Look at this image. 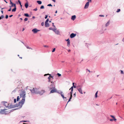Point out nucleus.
Wrapping results in <instances>:
<instances>
[{"instance_id":"f257e3e1","label":"nucleus","mask_w":124,"mask_h":124,"mask_svg":"<svg viewBox=\"0 0 124 124\" xmlns=\"http://www.w3.org/2000/svg\"><path fill=\"white\" fill-rule=\"evenodd\" d=\"M25 95L26 93L24 91L20 92V97H22V99L18 103L16 104V106L14 107H18L20 106V108L22 107L23 105L25 102Z\"/></svg>"},{"instance_id":"f03ea898","label":"nucleus","mask_w":124,"mask_h":124,"mask_svg":"<svg viewBox=\"0 0 124 124\" xmlns=\"http://www.w3.org/2000/svg\"><path fill=\"white\" fill-rule=\"evenodd\" d=\"M48 82H50L51 84L49 86L48 88L50 90H51L52 89L55 88V86L54 84L53 79L54 78H48Z\"/></svg>"},{"instance_id":"7ed1b4c3","label":"nucleus","mask_w":124,"mask_h":124,"mask_svg":"<svg viewBox=\"0 0 124 124\" xmlns=\"http://www.w3.org/2000/svg\"><path fill=\"white\" fill-rule=\"evenodd\" d=\"M2 103L3 104V105H4L5 106L6 108H13L15 107H14L16 106V104L14 105H10V106H9V104L8 103L6 102H2Z\"/></svg>"},{"instance_id":"20e7f679","label":"nucleus","mask_w":124,"mask_h":124,"mask_svg":"<svg viewBox=\"0 0 124 124\" xmlns=\"http://www.w3.org/2000/svg\"><path fill=\"white\" fill-rule=\"evenodd\" d=\"M32 93L38 94L39 90L36 88H33L32 89L30 90Z\"/></svg>"},{"instance_id":"39448f33","label":"nucleus","mask_w":124,"mask_h":124,"mask_svg":"<svg viewBox=\"0 0 124 124\" xmlns=\"http://www.w3.org/2000/svg\"><path fill=\"white\" fill-rule=\"evenodd\" d=\"M32 31L34 33H36L38 31H40V30H38L36 28H34L32 29Z\"/></svg>"},{"instance_id":"423d86ee","label":"nucleus","mask_w":124,"mask_h":124,"mask_svg":"<svg viewBox=\"0 0 124 124\" xmlns=\"http://www.w3.org/2000/svg\"><path fill=\"white\" fill-rule=\"evenodd\" d=\"M77 89L81 94H83V92L81 87H79V86H78L77 87Z\"/></svg>"},{"instance_id":"0eeeda50","label":"nucleus","mask_w":124,"mask_h":124,"mask_svg":"<svg viewBox=\"0 0 124 124\" xmlns=\"http://www.w3.org/2000/svg\"><path fill=\"white\" fill-rule=\"evenodd\" d=\"M89 5V2L88 1V2H87L85 4V6L84 8L85 9L87 8L88 7Z\"/></svg>"},{"instance_id":"6e6552de","label":"nucleus","mask_w":124,"mask_h":124,"mask_svg":"<svg viewBox=\"0 0 124 124\" xmlns=\"http://www.w3.org/2000/svg\"><path fill=\"white\" fill-rule=\"evenodd\" d=\"M45 91L44 90H42L41 91H39L38 94L41 95H42L45 92Z\"/></svg>"},{"instance_id":"1a4fd4ad","label":"nucleus","mask_w":124,"mask_h":124,"mask_svg":"<svg viewBox=\"0 0 124 124\" xmlns=\"http://www.w3.org/2000/svg\"><path fill=\"white\" fill-rule=\"evenodd\" d=\"M57 90L56 89H53L51 90L50 93H54V92H56Z\"/></svg>"},{"instance_id":"9d476101","label":"nucleus","mask_w":124,"mask_h":124,"mask_svg":"<svg viewBox=\"0 0 124 124\" xmlns=\"http://www.w3.org/2000/svg\"><path fill=\"white\" fill-rule=\"evenodd\" d=\"M76 34H75L73 33L71 34L70 36V37L71 38H73L74 37L76 36Z\"/></svg>"},{"instance_id":"9b49d317","label":"nucleus","mask_w":124,"mask_h":124,"mask_svg":"<svg viewBox=\"0 0 124 124\" xmlns=\"http://www.w3.org/2000/svg\"><path fill=\"white\" fill-rule=\"evenodd\" d=\"M46 75H49V76L48 78H53V77H54V76H52V75H50L49 74H46L44 75V76H46Z\"/></svg>"},{"instance_id":"f8f14e48","label":"nucleus","mask_w":124,"mask_h":124,"mask_svg":"<svg viewBox=\"0 0 124 124\" xmlns=\"http://www.w3.org/2000/svg\"><path fill=\"white\" fill-rule=\"evenodd\" d=\"M14 7H15L12 10V12H15L16 10V4L14 5Z\"/></svg>"},{"instance_id":"ddd939ff","label":"nucleus","mask_w":124,"mask_h":124,"mask_svg":"<svg viewBox=\"0 0 124 124\" xmlns=\"http://www.w3.org/2000/svg\"><path fill=\"white\" fill-rule=\"evenodd\" d=\"M76 17L75 15L72 16L71 18V19L73 20H74L75 19Z\"/></svg>"},{"instance_id":"4468645a","label":"nucleus","mask_w":124,"mask_h":124,"mask_svg":"<svg viewBox=\"0 0 124 124\" xmlns=\"http://www.w3.org/2000/svg\"><path fill=\"white\" fill-rule=\"evenodd\" d=\"M73 86H72L71 88L70 89V90H71V91L70 92V93H72L73 91Z\"/></svg>"},{"instance_id":"2eb2a0df","label":"nucleus","mask_w":124,"mask_h":124,"mask_svg":"<svg viewBox=\"0 0 124 124\" xmlns=\"http://www.w3.org/2000/svg\"><path fill=\"white\" fill-rule=\"evenodd\" d=\"M45 25L46 27H48L49 26V24L48 23H45Z\"/></svg>"},{"instance_id":"dca6fc26","label":"nucleus","mask_w":124,"mask_h":124,"mask_svg":"<svg viewBox=\"0 0 124 124\" xmlns=\"http://www.w3.org/2000/svg\"><path fill=\"white\" fill-rule=\"evenodd\" d=\"M54 32L57 34H59V31L58 30H54Z\"/></svg>"},{"instance_id":"f3484780","label":"nucleus","mask_w":124,"mask_h":124,"mask_svg":"<svg viewBox=\"0 0 124 124\" xmlns=\"http://www.w3.org/2000/svg\"><path fill=\"white\" fill-rule=\"evenodd\" d=\"M10 3L12 5L11 6H10V8L12 7H14V5L16 4H14L13 3L11 0H10Z\"/></svg>"},{"instance_id":"a211bd4d","label":"nucleus","mask_w":124,"mask_h":124,"mask_svg":"<svg viewBox=\"0 0 124 124\" xmlns=\"http://www.w3.org/2000/svg\"><path fill=\"white\" fill-rule=\"evenodd\" d=\"M56 93H57L59 94H60L61 93H62V92L61 91H57V90Z\"/></svg>"},{"instance_id":"6ab92c4d","label":"nucleus","mask_w":124,"mask_h":124,"mask_svg":"<svg viewBox=\"0 0 124 124\" xmlns=\"http://www.w3.org/2000/svg\"><path fill=\"white\" fill-rule=\"evenodd\" d=\"M25 6L26 8H27L28 6V3H26L25 4Z\"/></svg>"},{"instance_id":"aec40b11","label":"nucleus","mask_w":124,"mask_h":124,"mask_svg":"<svg viewBox=\"0 0 124 124\" xmlns=\"http://www.w3.org/2000/svg\"><path fill=\"white\" fill-rule=\"evenodd\" d=\"M37 2L39 4H42V2L40 1H37Z\"/></svg>"},{"instance_id":"412c9836","label":"nucleus","mask_w":124,"mask_h":124,"mask_svg":"<svg viewBox=\"0 0 124 124\" xmlns=\"http://www.w3.org/2000/svg\"><path fill=\"white\" fill-rule=\"evenodd\" d=\"M69 95H70V97L69 98V99H72V93H68Z\"/></svg>"},{"instance_id":"4be33fe9","label":"nucleus","mask_w":124,"mask_h":124,"mask_svg":"<svg viewBox=\"0 0 124 124\" xmlns=\"http://www.w3.org/2000/svg\"><path fill=\"white\" fill-rule=\"evenodd\" d=\"M70 41L67 42V46L68 47H69L70 46Z\"/></svg>"},{"instance_id":"5701e85b","label":"nucleus","mask_w":124,"mask_h":124,"mask_svg":"<svg viewBox=\"0 0 124 124\" xmlns=\"http://www.w3.org/2000/svg\"><path fill=\"white\" fill-rule=\"evenodd\" d=\"M56 75H57L58 77H60L61 75V74H60V73H57V74H56Z\"/></svg>"},{"instance_id":"b1692460","label":"nucleus","mask_w":124,"mask_h":124,"mask_svg":"<svg viewBox=\"0 0 124 124\" xmlns=\"http://www.w3.org/2000/svg\"><path fill=\"white\" fill-rule=\"evenodd\" d=\"M97 93H98V91H97L95 93V97L97 98Z\"/></svg>"},{"instance_id":"393cba45","label":"nucleus","mask_w":124,"mask_h":124,"mask_svg":"<svg viewBox=\"0 0 124 124\" xmlns=\"http://www.w3.org/2000/svg\"><path fill=\"white\" fill-rule=\"evenodd\" d=\"M4 17V16L3 15H2L1 16H0V20L2 19Z\"/></svg>"},{"instance_id":"a878e982","label":"nucleus","mask_w":124,"mask_h":124,"mask_svg":"<svg viewBox=\"0 0 124 124\" xmlns=\"http://www.w3.org/2000/svg\"><path fill=\"white\" fill-rule=\"evenodd\" d=\"M24 15L27 17H29V15L27 14H24Z\"/></svg>"},{"instance_id":"bb28decb","label":"nucleus","mask_w":124,"mask_h":124,"mask_svg":"<svg viewBox=\"0 0 124 124\" xmlns=\"http://www.w3.org/2000/svg\"><path fill=\"white\" fill-rule=\"evenodd\" d=\"M109 24V21H108V22L106 24V26H108Z\"/></svg>"},{"instance_id":"cd10ccee","label":"nucleus","mask_w":124,"mask_h":124,"mask_svg":"<svg viewBox=\"0 0 124 124\" xmlns=\"http://www.w3.org/2000/svg\"><path fill=\"white\" fill-rule=\"evenodd\" d=\"M44 6L43 5L41 6L40 7V8L41 9H44Z\"/></svg>"},{"instance_id":"c85d7f7f","label":"nucleus","mask_w":124,"mask_h":124,"mask_svg":"<svg viewBox=\"0 0 124 124\" xmlns=\"http://www.w3.org/2000/svg\"><path fill=\"white\" fill-rule=\"evenodd\" d=\"M20 98H19V96H18L17 97V101H18L19 100Z\"/></svg>"},{"instance_id":"c756f323","label":"nucleus","mask_w":124,"mask_h":124,"mask_svg":"<svg viewBox=\"0 0 124 124\" xmlns=\"http://www.w3.org/2000/svg\"><path fill=\"white\" fill-rule=\"evenodd\" d=\"M120 11V9H118L116 11V12L117 13L119 12Z\"/></svg>"},{"instance_id":"7c9ffc66","label":"nucleus","mask_w":124,"mask_h":124,"mask_svg":"<svg viewBox=\"0 0 124 124\" xmlns=\"http://www.w3.org/2000/svg\"><path fill=\"white\" fill-rule=\"evenodd\" d=\"M86 70H87V71H88V72H89V73H90V72H92V71H91L90 70H88V69H86Z\"/></svg>"},{"instance_id":"2f4dec72","label":"nucleus","mask_w":124,"mask_h":124,"mask_svg":"<svg viewBox=\"0 0 124 124\" xmlns=\"http://www.w3.org/2000/svg\"><path fill=\"white\" fill-rule=\"evenodd\" d=\"M28 20V18H25L24 19V21H27Z\"/></svg>"},{"instance_id":"473e14b6","label":"nucleus","mask_w":124,"mask_h":124,"mask_svg":"<svg viewBox=\"0 0 124 124\" xmlns=\"http://www.w3.org/2000/svg\"><path fill=\"white\" fill-rule=\"evenodd\" d=\"M26 47H27V49H31V50L32 49L31 48L29 47L28 46H26Z\"/></svg>"},{"instance_id":"72a5a7b5","label":"nucleus","mask_w":124,"mask_h":124,"mask_svg":"<svg viewBox=\"0 0 124 124\" xmlns=\"http://www.w3.org/2000/svg\"><path fill=\"white\" fill-rule=\"evenodd\" d=\"M60 94L61 95L62 97L63 96H64V95H63V93L62 92V93H61Z\"/></svg>"},{"instance_id":"f704fd0d","label":"nucleus","mask_w":124,"mask_h":124,"mask_svg":"<svg viewBox=\"0 0 124 124\" xmlns=\"http://www.w3.org/2000/svg\"><path fill=\"white\" fill-rule=\"evenodd\" d=\"M64 99H63L65 101H67V98L65 97V98H64Z\"/></svg>"},{"instance_id":"c9c22d12","label":"nucleus","mask_w":124,"mask_h":124,"mask_svg":"<svg viewBox=\"0 0 124 124\" xmlns=\"http://www.w3.org/2000/svg\"><path fill=\"white\" fill-rule=\"evenodd\" d=\"M47 6H51V7H52V5L51 4H48L47 5Z\"/></svg>"},{"instance_id":"e433bc0d","label":"nucleus","mask_w":124,"mask_h":124,"mask_svg":"<svg viewBox=\"0 0 124 124\" xmlns=\"http://www.w3.org/2000/svg\"><path fill=\"white\" fill-rule=\"evenodd\" d=\"M8 16L7 15H6L5 16V18L6 19H7L8 18Z\"/></svg>"},{"instance_id":"4c0bfd02","label":"nucleus","mask_w":124,"mask_h":124,"mask_svg":"<svg viewBox=\"0 0 124 124\" xmlns=\"http://www.w3.org/2000/svg\"><path fill=\"white\" fill-rule=\"evenodd\" d=\"M55 48H54L53 50L52 51V52H54L55 51Z\"/></svg>"},{"instance_id":"58836bf2","label":"nucleus","mask_w":124,"mask_h":124,"mask_svg":"<svg viewBox=\"0 0 124 124\" xmlns=\"http://www.w3.org/2000/svg\"><path fill=\"white\" fill-rule=\"evenodd\" d=\"M48 21H49V19H46V22H45L48 23Z\"/></svg>"},{"instance_id":"ea45409f","label":"nucleus","mask_w":124,"mask_h":124,"mask_svg":"<svg viewBox=\"0 0 124 124\" xmlns=\"http://www.w3.org/2000/svg\"><path fill=\"white\" fill-rule=\"evenodd\" d=\"M14 102L15 103L16 102V99H15L14 100Z\"/></svg>"},{"instance_id":"a19ab883","label":"nucleus","mask_w":124,"mask_h":124,"mask_svg":"<svg viewBox=\"0 0 124 124\" xmlns=\"http://www.w3.org/2000/svg\"><path fill=\"white\" fill-rule=\"evenodd\" d=\"M65 40L66 41H67V42L70 41V40L69 39H66Z\"/></svg>"},{"instance_id":"79ce46f5","label":"nucleus","mask_w":124,"mask_h":124,"mask_svg":"<svg viewBox=\"0 0 124 124\" xmlns=\"http://www.w3.org/2000/svg\"><path fill=\"white\" fill-rule=\"evenodd\" d=\"M74 83H73V87H74V88H76V86H75V85H74Z\"/></svg>"},{"instance_id":"37998d69","label":"nucleus","mask_w":124,"mask_h":124,"mask_svg":"<svg viewBox=\"0 0 124 124\" xmlns=\"http://www.w3.org/2000/svg\"><path fill=\"white\" fill-rule=\"evenodd\" d=\"M44 23L43 22H42V23H41V25L42 26H43L44 25Z\"/></svg>"},{"instance_id":"c03bdc74","label":"nucleus","mask_w":124,"mask_h":124,"mask_svg":"<svg viewBox=\"0 0 124 124\" xmlns=\"http://www.w3.org/2000/svg\"><path fill=\"white\" fill-rule=\"evenodd\" d=\"M47 17H48V16L46 15L45 17V19H46L47 18Z\"/></svg>"},{"instance_id":"a18cd8bd","label":"nucleus","mask_w":124,"mask_h":124,"mask_svg":"<svg viewBox=\"0 0 124 124\" xmlns=\"http://www.w3.org/2000/svg\"><path fill=\"white\" fill-rule=\"evenodd\" d=\"M99 16L101 17H104V16L103 15H99Z\"/></svg>"},{"instance_id":"49530a36","label":"nucleus","mask_w":124,"mask_h":124,"mask_svg":"<svg viewBox=\"0 0 124 124\" xmlns=\"http://www.w3.org/2000/svg\"><path fill=\"white\" fill-rule=\"evenodd\" d=\"M22 121L23 122H27L28 121L23 120V121Z\"/></svg>"},{"instance_id":"de8ad7c7","label":"nucleus","mask_w":124,"mask_h":124,"mask_svg":"<svg viewBox=\"0 0 124 124\" xmlns=\"http://www.w3.org/2000/svg\"><path fill=\"white\" fill-rule=\"evenodd\" d=\"M34 10L35 11H36L37 10V8H36L33 10Z\"/></svg>"},{"instance_id":"09e8293b","label":"nucleus","mask_w":124,"mask_h":124,"mask_svg":"<svg viewBox=\"0 0 124 124\" xmlns=\"http://www.w3.org/2000/svg\"><path fill=\"white\" fill-rule=\"evenodd\" d=\"M70 100H71V99H69V100H68V102H67V104H66V105H67V103H68L70 101Z\"/></svg>"},{"instance_id":"8fccbe9b","label":"nucleus","mask_w":124,"mask_h":124,"mask_svg":"<svg viewBox=\"0 0 124 124\" xmlns=\"http://www.w3.org/2000/svg\"><path fill=\"white\" fill-rule=\"evenodd\" d=\"M110 116L111 117L113 118H114V117H115L114 116H112V115H110Z\"/></svg>"},{"instance_id":"3c124183","label":"nucleus","mask_w":124,"mask_h":124,"mask_svg":"<svg viewBox=\"0 0 124 124\" xmlns=\"http://www.w3.org/2000/svg\"><path fill=\"white\" fill-rule=\"evenodd\" d=\"M121 74H122L123 73V71L122 70H121Z\"/></svg>"},{"instance_id":"603ef678","label":"nucleus","mask_w":124,"mask_h":124,"mask_svg":"<svg viewBox=\"0 0 124 124\" xmlns=\"http://www.w3.org/2000/svg\"><path fill=\"white\" fill-rule=\"evenodd\" d=\"M113 120H114V121H116V119L115 117H114V118H113Z\"/></svg>"},{"instance_id":"864d4df0","label":"nucleus","mask_w":124,"mask_h":124,"mask_svg":"<svg viewBox=\"0 0 124 124\" xmlns=\"http://www.w3.org/2000/svg\"><path fill=\"white\" fill-rule=\"evenodd\" d=\"M18 2L21 5V2L20 1V0H18Z\"/></svg>"},{"instance_id":"5fc2aeb1","label":"nucleus","mask_w":124,"mask_h":124,"mask_svg":"<svg viewBox=\"0 0 124 124\" xmlns=\"http://www.w3.org/2000/svg\"><path fill=\"white\" fill-rule=\"evenodd\" d=\"M76 93H75L74 94V97H75L76 96Z\"/></svg>"},{"instance_id":"6e6d98bb","label":"nucleus","mask_w":124,"mask_h":124,"mask_svg":"<svg viewBox=\"0 0 124 124\" xmlns=\"http://www.w3.org/2000/svg\"><path fill=\"white\" fill-rule=\"evenodd\" d=\"M110 121H112L113 120V119H110Z\"/></svg>"},{"instance_id":"4d7b16f0","label":"nucleus","mask_w":124,"mask_h":124,"mask_svg":"<svg viewBox=\"0 0 124 124\" xmlns=\"http://www.w3.org/2000/svg\"><path fill=\"white\" fill-rule=\"evenodd\" d=\"M11 10V8H10V9H9L8 10V11H10Z\"/></svg>"},{"instance_id":"13d9d810","label":"nucleus","mask_w":124,"mask_h":124,"mask_svg":"<svg viewBox=\"0 0 124 124\" xmlns=\"http://www.w3.org/2000/svg\"><path fill=\"white\" fill-rule=\"evenodd\" d=\"M20 5L21 7V8H22V10H23V9L22 8V5H21H21Z\"/></svg>"},{"instance_id":"bf43d9fd","label":"nucleus","mask_w":124,"mask_h":124,"mask_svg":"<svg viewBox=\"0 0 124 124\" xmlns=\"http://www.w3.org/2000/svg\"><path fill=\"white\" fill-rule=\"evenodd\" d=\"M44 46V47H48V46H46V45Z\"/></svg>"},{"instance_id":"052dcab7","label":"nucleus","mask_w":124,"mask_h":124,"mask_svg":"<svg viewBox=\"0 0 124 124\" xmlns=\"http://www.w3.org/2000/svg\"><path fill=\"white\" fill-rule=\"evenodd\" d=\"M62 97V98L63 99H64L65 98V97L64 96V95Z\"/></svg>"},{"instance_id":"680f3d73","label":"nucleus","mask_w":124,"mask_h":124,"mask_svg":"<svg viewBox=\"0 0 124 124\" xmlns=\"http://www.w3.org/2000/svg\"><path fill=\"white\" fill-rule=\"evenodd\" d=\"M88 1H89L90 2H91L92 1L91 0H87Z\"/></svg>"},{"instance_id":"e2e57ef3","label":"nucleus","mask_w":124,"mask_h":124,"mask_svg":"<svg viewBox=\"0 0 124 124\" xmlns=\"http://www.w3.org/2000/svg\"><path fill=\"white\" fill-rule=\"evenodd\" d=\"M16 109H12V110H11V111H10V112H11V111H12H12H13V110H15Z\"/></svg>"},{"instance_id":"0e129e2a","label":"nucleus","mask_w":124,"mask_h":124,"mask_svg":"<svg viewBox=\"0 0 124 124\" xmlns=\"http://www.w3.org/2000/svg\"><path fill=\"white\" fill-rule=\"evenodd\" d=\"M13 16V15H10L9 16V17H12V16Z\"/></svg>"},{"instance_id":"69168bd1","label":"nucleus","mask_w":124,"mask_h":124,"mask_svg":"<svg viewBox=\"0 0 124 124\" xmlns=\"http://www.w3.org/2000/svg\"><path fill=\"white\" fill-rule=\"evenodd\" d=\"M52 1H53L54 2H55V0H52Z\"/></svg>"},{"instance_id":"338daca9","label":"nucleus","mask_w":124,"mask_h":124,"mask_svg":"<svg viewBox=\"0 0 124 124\" xmlns=\"http://www.w3.org/2000/svg\"><path fill=\"white\" fill-rule=\"evenodd\" d=\"M1 12L2 13V14L3 13V10H1Z\"/></svg>"},{"instance_id":"774afa93","label":"nucleus","mask_w":124,"mask_h":124,"mask_svg":"<svg viewBox=\"0 0 124 124\" xmlns=\"http://www.w3.org/2000/svg\"><path fill=\"white\" fill-rule=\"evenodd\" d=\"M32 18H35V16H33L32 17Z\"/></svg>"}]
</instances>
